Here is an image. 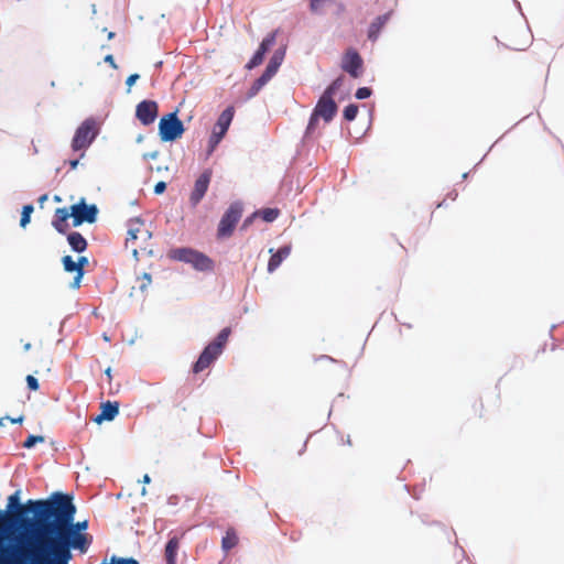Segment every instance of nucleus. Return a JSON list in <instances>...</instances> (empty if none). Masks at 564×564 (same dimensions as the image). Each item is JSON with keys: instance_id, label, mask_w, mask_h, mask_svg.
<instances>
[{"instance_id": "obj_43", "label": "nucleus", "mask_w": 564, "mask_h": 564, "mask_svg": "<svg viewBox=\"0 0 564 564\" xmlns=\"http://www.w3.org/2000/svg\"><path fill=\"white\" fill-rule=\"evenodd\" d=\"M9 419H10V416H8V415L0 417V426L1 427L4 426L6 421L9 420Z\"/></svg>"}, {"instance_id": "obj_41", "label": "nucleus", "mask_w": 564, "mask_h": 564, "mask_svg": "<svg viewBox=\"0 0 564 564\" xmlns=\"http://www.w3.org/2000/svg\"><path fill=\"white\" fill-rule=\"evenodd\" d=\"M24 420V416L23 415H20L19 417H10L9 421L13 424H17V423H22Z\"/></svg>"}, {"instance_id": "obj_45", "label": "nucleus", "mask_w": 564, "mask_h": 564, "mask_svg": "<svg viewBox=\"0 0 564 564\" xmlns=\"http://www.w3.org/2000/svg\"><path fill=\"white\" fill-rule=\"evenodd\" d=\"M46 199H47V194H44V195H42V196L39 198V202H40L41 204H43Z\"/></svg>"}, {"instance_id": "obj_35", "label": "nucleus", "mask_w": 564, "mask_h": 564, "mask_svg": "<svg viewBox=\"0 0 564 564\" xmlns=\"http://www.w3.org/2000/svg\"><path fill=\"white\" fill-rule=\"evenodd\" d=\"M371 93L372 91H371L370 88H368V87H360V88L357 89L355 96H356L357 99H366V98L371 96Z\"/></svg>"}, {"instance_id": "obj_50", "label": "nucleus", "mask_w": 564, "mask_h": 564, "mask_svg": "<svg viewBox=\"0 0 564 564\" xmlns=\"http://www.w3.org/2000/svg\"><path fill=\"white\" fill-rule=\"evenodd\" d=\"M347 444H348V445H351V441H350V438H349V437L347 438Z\"/></svg>"}, {"instance_id": "obj_27", "label": "nucleus", "mask_w": 564, "mask_h": 564, "mask_svg": "<svg viewBox=\"0 0 564 564\" xmlns=\"http://www.w3.org/2000/svg\"><path fill=\"white\" fill-rule=\"evenodd\" d=\"M280 210L278 208H264L260 212L262 219L271 223L278 218Z\"/></svg>"}, {"instance_id": "obj_36", "label": "nucleus", "mask_w": 564, "mask_h": 564, "mask_svg": "<svg viewBox=\"0 0 564 564\" xmlns=\"http://www.w3.org/2000/svg\"><path fill=\"white\" fill-rule=\"evenodd\" d=\"M26 383L30 390L36 391L39 389V381L35 377L26 376Z\"/></svg>"}, {"instance_id": "obj_6", "label": "nucleus", "mask_w": 564, "mask_h": 564, "mask_svg": "<svg viewBox=\"0 0 564 564\" xmlns=\"http://www.w3.org/2000/svg\"><path fill=\"white\" fill-rule=\"evenodd\" d=\"M169 257L176 261L191 263L199 271H208L213 269V261L207 256L191 248L172 249L169 252Z\"/></svg>"}, {"instance_id": "obj_29", "label": "nucleus", "mask_w": 564, "mask_h": 564, "mask_svg": "<svg viewBox=\"0 0 564 564\" xmlns=\"http://www.w3.org/2000/svg\"><path fill=\"white\" fill-rule=\"evenodd\" d=\"M33 210H34V208H33V205H31V204L23 206L21 219H20L21 227H25L30 223V217H31V214L33 213Z\"/></svg>"}, {"instance_id": "obj_48", "label": "nucleus", "mask_w": 564, "mask_h": 564, "mask_svg": "<svg viewBox=\"0 0 564 564\" xmlns=\"http://www.w3.org/2000/svg\"><path fill=\"white\" fill-rule=\"evenodd\" d=\"M24 349H25V350L31 349V344H30V343H26V344L24 345Z\"/></svg>"}, {"instance_id": "obj_37", "label": "nucleus", "mask_w": 564, "mask_h": 564, "mask_svg": "<svg viewBox=\"0 0 564 564\" xmlns=\"http://www.w3.org/2000/svg\"><path fill=\"white\" fill-rule=\"evenodd\" d=\"M141 280H142V283L140 285V289L143 291L145 290V288L151 283L152 279H151V274L149 273H143L142 276H141Z\"/></svg>"}, {"instance_id": "obj_22", "label": "nucleus", "mask_w": 564, "mask_h": 564, "mask_svg": "<svg viewBox=\"0 0 564 564\" xmlns=\"http://www.w3.org/2000/svg\"><path fill=\"white\" fill-rule=\"evenodd\" d=\"M67 241L72 249L76 252H84L87 248V241L78 231L68 234Z\"/></svg>"}, {"instance_id": "obj_28", "label": "nucleus", "mask_w": 564, "mask_h": 564, "mask_svg": "<svg viewBox=\"0 0 564 564\" xmlns=\"http://www.w3.org/2000/svg\"><path fill=\"white\" fill-rule=\"evenodd\" d=\"M100 564H139V562L133 557H119V556H111L109 562H101Z\"/></svg>"}, {"instance_id": "obj_33", "label": "nucleus", "mask_w": 564, "mask_h": 564, "mask_svg": "<svg viewBox=\"0 0 564 564\" xmlns=\"http://www.w3.org/2000/svg\"><path fill=\"white\" fill-rule=\"evenodd\" d=\"M45 441L44 436H41V435H30L28 436V438L24 441L23 443V447L25 448H31L33 447L36 443H43Z\"/></svg>"}, {"instance_id": "obj_11", "label": "nucleus", "mask_w": 564, "mask_h": 564, "mask_svg": "<svg viewBox=\"0 0 564 564\" xmlns=\"http://www.w3.org/2000/svg\"><path fill=\"white\" fill-rule=\"evenodd\" d=\"M70 210L74 227L80 226L83 223H95L98 213L97 207L95 205H86L85 199H82L80 203L73 205Z\"/></svg>"}, {"instance_id": "obj_31", "label": "nucleus", "mask_w": 564, "mask_h": 564, "mask_svg": "<svg viewBox=\"0 0 564 564\" xmlns=\"http://www.w3.org/2000/svg\"><path fill=\"white\" fill-rule=\"evenodd\" d=\"M62 262L66 272H75L77 274L76 261L70 256H64Z\"/></svg>"}, {"instance_id": "obj_25", "label": "nucleus", "mask_w": 564, "mask_h": 564, "mask_svg": "<svg viewBox=\"0 0 564 564\" xmlns=\"http://www.w3.org/2000/svg\"><path fill=\"white\" fill-rule=\"evenodd\" d=\"M237 543L238 536L236 535L235 531L228 530L221 541L223 549L226 551L231 550L237 545Z\"/></svg>"}, {"instance_id": "obj_21", "label": "nucleus", "mask_w": 564, "mask_h": 564, "mask_svg": "<svg viewBox=\"0 0 564 564\" xmlns=\"http://www.w3.org/2000/svg\"><path fill=\"white\" fill-rule=\"evenodd\" d=\"M390 17V13H386L377 17L370 24L368 30V39L371 41H376L379 36L380 31L386 25Z\"/></svg>"}, {"instance_id": "obj_38", "label": "nucleus", "mask_w": 564, "mask_h": 564, "mask_svg": "<svg viewBox=\"0 0 564 564\" xmlns=\"http://www.w3.org/2000/svg\"><path fill=\"white\" fill-rule=\"evenodd\" d=\"M166 188V184L164 182H159L154 186L155 194H162Z\"/></svg>"}, {"instance_id": "obj_26", "label": "nucleus", "mask_w": 564, "mask_h": 564, "mask_svg": "<svg viewBox=\"0 0 564 564\" xmlns=\"http://www.w3.org/2000/svg\"><path fill=\"white\" fill-rule=\"evenodd\" d=\"M276 31L268 34L261 42L258 53H261L263 56L268 52V50L275 43Z\"/></svg>"}, {"instance_id": "obj_30", "label": "nucleus", "mask_w": 564, "mask_h": 564, "mask_svg": "<svg viewBox=\"0 0 564 564\" xmlns=\"http://www.w3.org/2000/svg\"><path fill=\"white\" fill-rule=\"evenodd\" d=\"M357 113H358V106L355 104H350V105L346 106L344 109V118L347 121H352L356 118Z\"/></svg>"}, {"instance_id": "obj_32", "label": "nucleus", "mask_w": 564, "mask_h": 564, "mask_svg": "<svg viewBox=\"0 0 564 564\" xmlns=\"http://www.w3.org/2000/svg\"><path fill=\"white\" fill-rule=\"evenodd\" d=\"M319 117L315 116V112L313 111L307 128H306V135H313L318 127Z\"/></svg>"}, {"instance_id": "obj_39", "label": "nucleus", "mask_w": 564, "mask_h": 564, "mask_svg": "<svg viewBox=\"0 0 564 564\" xmlns=\"http://www.w3.org/2000/svg\"><path fill=\"white\" fill-rule=\"evenodd\" d=\"M139 78V75L138 74H132L130 75L127 80H126V84L127 86L130 88L135 82L137 79Z\"/></svg>"}, {"instance_id": "obj_17", "label": "nucleus", "mask_w": 564, "mask_h": 564, "mask_svg": "<svg viewBox=\"0 0 564 564\" xmlns=\"http://www.w3.org/2000/svg\"><path fill=\"white\" fill-rule=\"evenodd\" d=\"M72 217V210L69 212L66 207L57 208L54 214L52 221L53 227L59 232L65 234L68 225L67 219Z\"/></svg>"}, {"instance_id": "obj_46", "label": "nucleus", "mask_w": 564, "mask_h": 564, "mask_svg": "<svg viewBox=\"0 0 564 564\" xmlns=\"http://www.w3.org/2000/svg\"><path fill=\"white\" fill-rule=\"evenodd\" d=\"M510 47L513 50H521V47L517 46L514 43L510 44Z\"/></svg>"}, {"instance_id": "obj_8", "label": "nucleus", "mask_w": 564, "mask_h": 564, "mask_svg": "<svg viewBox=\"0 0 564 564\" xmlns=\"http://www.w3.org/2000/svg\"><path fill=\"white\" fill-rule=\"evenodd\" d=\"M242 216V206L240 203H232L223 215L218 228L217 237L219 239L228 238L232 235L238 221Z\"/></svg>"}, {"instance_id": "obj_40", "label": "nucleus", "mask_w": 564, "mask_h": 564, "mask_svg": "<svg viewBox=\"0 0 564 564\" xmlns=\"http://www.w3.org/2000/svg\"><path fill=\"white\" fill-rule=\"evenodd\" d=\"M105 62H106V63H108L111 67L117 68V65H116V63H115V58H113V56H112V55H110V54H109V55H107V56L105 57Z\"/></svg>"}, {"instance_id": "obj_7", "label": "nucleus", "mask_w": 564, "mask_h": 564, "mask_svg": "<svg viewBox=\"0 0 564 564\" xmlns=\"http://www.w3.org/2000/svg\"><path fill=\"white\" fill-rule=\"evenodd\" d=\"M98 134L97 122L93 118L86 119L75 131L72 140L73 151L86 150Z\"/></svg>"}, {"instance_id": "obj_4", "label": "nucleus", "mask_w": 564, "mask_h": 564, "mask_svg": "<svg viewBox=\"0 0 564 564\" xmlns=\"http://www.w3.org/2000/svg\"><path fill=\"white\" fill-rule=\"evenodd\" d=\"M151 236V231L144 227V223L140 218L129 220L126 248L131 250L137 260L140 251H147Z\"/></svg>"}, {"instance_id": "obj_1", "label": "nucleus", "mask_w": 564, "mask_h": 564, "mask_svg": "<svg viewBox=\"0 0 564 564\" xmlns=\"http://www.w3.org/2000/svg\"><path fill=\"white\" fill-rule=\"evenodd\" d=\"M28 506L33 513L29 525L52 538L63 535L74 550L87 552L91 536L82 532L87 521L74 523L76 507L70 495L53 492L47 499L29 500Z\"/></svg>"}, {"instance_id": "obj_13", "label": "nucleus", "mask_w": 564, "mask_h": 564, "mask_svg": "<svg viewBox=\"0 0 564 564\" xmlns=\"http://www.w3.org/2000/svg\"><path fill=\"white\" fill-rule=\"evenodd\" d=\"M362 58L355 48H348L341 59V69L351 77L358 78L361 75Z\"/></svg>"}, {"instance_id": "obj_14", "label": "nucleus", "mask_w": 564, "mask_h": 564, "mask_svg": "<svg viewBox=\"0 0 564 564\" xmlns=\"http://www.w3.org/2000/svg\"><path fill=\"white\" fill-rule=\"evenodd\" d=\"M159 112L158 102L154 100H142L137 105L135 117L143 126L152 124Z\"/></svg>"}, {"instance_id": "obj_2", "label": "nucleus", "mask_w": 564, "mask_h": 564, "mask_svg": "<svg viewBox=\"0 0 564 564\" xmlns=\"http://www.w3.org/2000/svg\"><path fill=\"white\" fill-rule=\"evenodd\" d=\"M73 544L65 536L52 538L31 525L7 541H0V564H68Z\"/></svg>"}, {"instance_id": "obj_15", "label": "nucleus", "mask_w": 564, "mask_h": 564, "mask_svg": "<svg viewBox=\"0 0 564 564\" xmlns=\"http://www.w3.org/2000/svg\"><path fill=\"white\" fill-rule=\"evenodd\" d=\"M212 170L207 169L195 181L194 188L189 195V203L193 207H196L205 196L212 180Z\"/></svg>"}, {"instance_id": "obj_24", "label": "nucleus", "mask_w": 564, "mask_h": 564, "mask_svg": "<svg viewBox=\"0 0 564 564\" xmlns=\"http://www.w3.org/2000/svg\"><path fill=\"white\" fill-rule=\"evenodd\" d=\"M88 264V259L86 257H79L76 261L77 274L74 278L72 283L73 289H78L80 286V281L84 276V268Z\"/></svg>"}, {"instance_id": "obj_34", "label": "nucleus", "mask_w": 564, "mask_h": 564, "mask_svg": "<svg viewBox=\"0 0 564 564\" xmlns=\"http://www.w3.org/2000/svg\"><path fill=\"white\" fill-rule=\"evenodd\" d=\"M263 55L261 53L256 52L249 63L247 64V67L249 69L254 68L259 66L263 62Z\"/></svg>"}, {"instance_id": "obj_10", "label": "nucleus", "mask_w": 564, "mask_h": 564, "mask_svg": "<svg viewBox=\"0 0 564 564\" xmlns=\"http://www.w3.org/2000/svg\"><path fill=\"white\" fill-rule=\"evenodd\" d=\"M184 132L183 122L177 118L176 112L163 116L159 122V134L162 141L169 142L180 138Z\"/></svg>"}, {"instance_id": "obj_5", "label": "nucleus", "mask_w": 564, "mask_h": 564, "mask_svg": "<svg viewBox=\"0 0 564 564\" xmlns=\"http://www.w3.org/2000/svg\"><path fill=\"white\" fill-rule=\"evenodd\" d=\"M343 84V77L336 78L323 93L321 98L318 99L314 112L315 116H318L319 118H323L326 123L332 121L334 116L337 112V105L334 101V95L336 91L340 88Z\"/></svg>"}, {"instance_id": "obj_12", "label": "nucleus", "mask_w": 564, "mask_h": 564, "mask_svg": "<svg viewBox=\"0 0 564 564\" xmlns=\"http://www.w3.org/2000/svg\"><path fill=\"white\" fill-rule=\"evenodd\" d=\"M283 59V54L275 53L269 64L267 65L263 74L254 80L251 89L250 96H254L259 93V90L273 77V75L278 72Z\"/></svg>"}, {"instance_id": "obj_16", "label": "nucleus", "mask_w": 564, "mask_h": 564, "mask_svg": "<svg viewBox=\"0 0 564 564\" xmlns=\"http://www.w3.org/2000/svg\"><path fill=\"white\" fill-rule=\"evenodd\" d=\"M221 354L209 345L205 347L197 361L193 366V372L199 373L208 368Z\"/></svg>"}, {"instance_id": "obj_42", "label": "nucleus", "mask_w": 564, "mask_h": 564, "mask_svg": "<svg viewBox=\"0 0 564 564\" xmlns=\"http://www.w3.org/2000/svg\"><path fill=\"white\" fill-rule=\"evenodd\" d=\"M78 162H79V160H78V159H76V160H70V161L68 162V163H69L70 169H72V170H75V169L77 167V165H78Z\"/></svg>"}, {"instance_id": "obj_9", "label": "nucleus", "mask_w": 564, "mask_h": 564, "mask_svg": "<svg viewBox=\"0 0 564 564\" xmlns=\"http://www.w3.org/2000/svg\"><path fill=\"white\" fill-rule=\"evenodd\" d=\"M234 113H235L234 108L228 107L219 115L217 122L215 123V126L213 128V131H212V134H210V138L208 141V150H207L208 155L215 151V149L217 148V145L219 144L221 139L227 133L229 126L232 121Z\"/></svg>"}, {"instance_id": "obj_3", "label": "nucleus", "mask_w": 564, "mask_h": 564, "mask_svg": "<svg viewBox=\"0 0 564 564\" xmlns=\"http://www.w3.org/2000/svg\"><path fill=\"white\" fill-rule=\"evenodd\" d=\"M28 511L32 512L28 502L25 505L20 503L19 491L8 498V512L0 509V541H7L25 530V527L32 520V518L23 516Z\"/></svg>"}, {"instance_id": "obj_19", "label": "nucleus", "mask_w": 564, "mask_h": 564, "mask_svg": "<svg viewBox=\"0 0 564 564\" xmlns=\"http://www.w3.org/2000/svg\"><path fill=\"white\" fill-rule=\"evenodd\" d=\"M291 253V246H283L276 252L272 253L268 262V271L271 273L275 271L282 261Z\"/></svg>"}, {"instance_id": "obj_23", "label": "nucleus", "mask_w": 564, "mask_h": 564, "mask_svg": "<svg viewBox=\"0 0 564 564\" xmlns=\"http://www.w3.org/2000/svg\"><path fill=\"white\" fill-rule=\"evenodd\" d=\"M230 333H231V329L229 327H225L224 329L220 330V333L217 335L215 340H213L209 344V346L221 354L227 341H228Z\"/></svg>"}, {"instance_id": "obj_49", "label": "nucleus", "mask_w": 564, "mask_h": 564, "mask_svg": "<svg viewBox=\"0 0 564 564\" xmlns=\"http://www.w3.org/2000/svg\"><path fill=\"white\" fill-rule=\"evenodd\" d=\"M141 495L144 496L145 495V488H142L141 490Z\"/></svg>"}, {"instance_id": "obj_44", "label": "nucleus", "mask_w": 564, "mask_h": 564, "mask_svg": "<svg viewBox=\"0 0 564 564\" xmlns=\"http://www.w3.org/2000/svg\"><path fill=\"white\" fill-rule=\"evenodd\" d=\"M150 481H151L150 476H149L148 474H145V475L143 476V478H142V482H143V484H149Z\"/></svg>"}, {"instance_id": "obj_18", "label": "nucleus", "mask_w": 564, "mask_h": 564, "mask_svg": "<svg viewBox=\"0 0 564 564\" xmlns=\"http://www.w3.org/2000/svg\"><path fill=\"white\" fill-rule=\"evenodd\" d=\"M100 414L97 415L95 422L101 423L102 421H112L119 413V404L117 402H104L100 405Z\"/></svg>"}, {"instance_id": "obj_47", "label": "nucleus", "mask_w": 564, "mask_h": 564, "mask_svg": "<svg viewBox=\"0 0 564 564\" xmlns=\"http://www.w3.org/2000/svg\"><path fill=\"white\" fill-rule=\"evenodd\" d=\"M113 37H115V32H109V33H108V39H109V40H111V39H113Z\"/></svg>"}, {"instance_id": "obj_20", "label": "nucleus", "mask_w": 564, "mask_h": 564, "mask_svg": "<svg viewBox=\"0 0 564 564\" xmlns=\"http://www.w3.org/2000/svg\"><path fill=\"white\" fill-rule=\"evenodd\" d=\"M180 550V538L178 536H172L164 550V558L166 561V564H177L176 556L177 552Z\"/></svg>"}]
</instances>
